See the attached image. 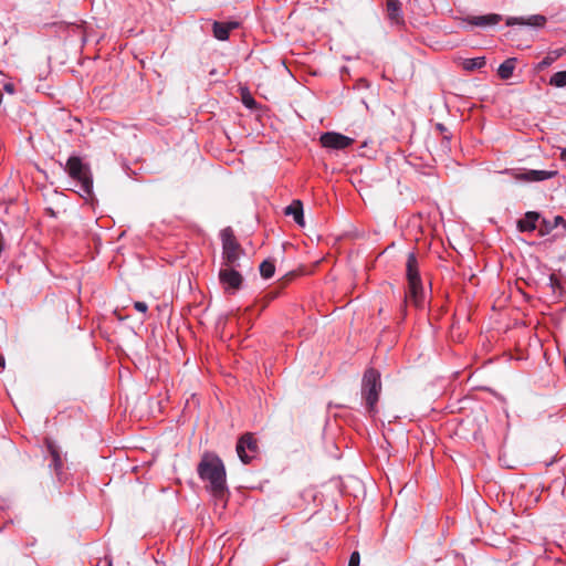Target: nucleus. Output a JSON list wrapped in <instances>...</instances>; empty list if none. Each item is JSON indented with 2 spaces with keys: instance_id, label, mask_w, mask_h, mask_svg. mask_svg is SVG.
<instances>
[{
  "instance_id": "1",
  "label": "nucleus",
  "mask_w": 566,
  "mask_h": 566,
  "mask_svg": "<svg viewBox=\"0 0 566 566\" xmlns=\"http://www.w3.org/2000/svg\"><path fill=\"white\" fill-rule=\"evenodd\" d=\"M197 472L199 478L207 483V489L214 497H223L227 491L226 468L222 460L211 453L202 455Z\"/></svg>"
},
{
  "instance_id": "2",
  "label": "nucleus",
  "mask_w": 566,
  "mask_h": 566,
  "mask_svg": "<svg viewBox=\"0 0 566 566\" xmlns=\"http://www.w3.org/2000/svg\"><path fill=\"white\" fill-rule=\"evenodd\" d=\"M65 172L75 182L77 193L88 199L93 195V178L88 165L84 164L77 156H71L65 166Z\"/></svg>"
},
{
  "instance_id": "3",
  "label": "nucleus",
  "mask_w": 566,
  "mask_h": 566,
  "mask_svg": "<svg viewBox=\"0 0 566 566\" xmlns=\"http://www.w3.org/2000/svg\"><path fill=\"white\" fill-rule=\"evenodd\" d=\"M381 392L380 373L375 368L365 370L361 379V398L370 416L377 413V402Z\"/></svg>"
},
{
  "instance_id": "4",
  "label": "nucleus",
  "mask_w": 566,
  "mask_h": 566,
  "mask_svg": "<svg viewBox=\"0 0 566 566\" xmlns=\"http://www.w3.org/2000/svg\"><path fill=\"white\" fill-rule=\"evenodd\" d=\"M406 272L408 280V292L406 293L405 297L406 300H410L416 306H422L424 292L419 273L418 260L413 252L408 254Z\"/></svg>"
},
{
  "instance_id": "5",
  "label": "nucleus",
  "mask_w": 566,
  "mask_h": 566,
  "mask_svg": "<svg viewBox=\"0 0 566 566\" xmlns=\"http://www.w3.org/2000/svg\"><path fill=\"white\" fill-rule=\"evenodd\" d=\"M222 241V264L229 268H240V258L244 255V250L237 241L230 227L220 232Z\"/></svg>"
},
{
  "instance_id": "6",
  "label": "nucleus",
  "mask_w": 566,
  "mask_h": 566,
  "mask_svg": "<svg viewBox=\"0 0 566 566\" xmlns=\"http://www.w3.org/2000/svg\"><path fill=\"white\" fill-rule=\"evenodd\" d=\"M237 453L240 460L248 464L258 453V442L251 433L243 434L237 443Z\"/></svg>"
},
{
  "instance_id": "7",
  "label": "nucleus",
  "mask_w": 566,
  "mask_h": 566,
  "mask_svg": "<svg viewBox=\"0 0 566 566\" xmlns=\"http://www.w3.org/2000/svg\"><path fill=\"white\" fill-rule=\"evenodd\" d=\"M319 142L323 147L334 150H343L354 144V139L336 132H326L321 135Z\"/></svg>"
},
{
  "instance_id": "8",
  "label": "nucleus",
  "mask_w": 566,
  "mask_h": 566,
  "mask_svg": "<svg viewBox=\"0 0 566 566\" xmlns=\"http://www.w3.org/2000/svg\"><path fill=\"white\" fill-rule=\"evenodd\" d=\"M219 280L226 292L233 293L242 285L243 277L237 268L226 266L219 272Z\"/></svg>"
},
{
  "instance_id": "9",
  "label": "nucleus",
  "mask_w": 566,
  "mask_h": 566,
  "mask_svg": "<svg viewBox=\"0 0 566 566\" xmlns=\"http://www.w3.org/2000/svg\"><path fill=\"white\" fill-rule=\"evenodd\" d=\"M46 448H48V452L50 454L49 467L54 471L56 478L61 481L63 479V476H62L63 460L61 458L60 450L55 446V443L50 440L46 441Z\"/></svg>"
},
{
  "instance_id": "10",
  "label": "nucleus",
  "mask_w": 566,
  "mask_h": 566,
  "mask_svg": "<svg viewBox=\"0 0 566 566\" xmlns=\"http://www.w3.org/2000/svg\"><path fill=\"white\" fill-rule=\"evenodd\" d=\"M239 27V23L235 21L231 22H218L216 21L212 25L213 35L216 39L220 41H226L229 39V34L231 30H234Z\"/></svg>"
},
{
  "instance_id": "11",
  "label": "nucleus",
  "mask_w": 566,
  "mask_h": 566,
  "mask_svg": "<svg viewBox=\"0 0 566 566\" xmlns=\"http://www.w3.org/2000/svg\"><path fill=\"white\" fill-rule=\"evenodd\" d=\"M539 218L541 214L538 212L528 211L523 219L518 220L517 229L521 232H532L536 229Z\"/></svg>"
},
{
  "instance_id": "12",
  "label": "nucleus",
  "mask_w": 566,
  "mask_h": 566,
  "mask_svg": "<svg viewBox=\"0 0 566 566\" xmlns=\"http://www.w3.org/2000/svg\"><path fill=\"white\" fill-rule=\"evenodd\" d=\"M387 15L392 24L403 23L401 3L399 0H387Z\"/></svg>"
},
{
  "instance_id": "13",
  "label": "nucleus",
  "mask_w": 566,
  "mask_h": 566,
  "mask_svg": "<svg viewBox=\"0 0 566 566\" xmlns=\"http://www.w3.org/2000/svg\"><path fill=\"white\" fill-rule=\"evenodd\" d=\"M284 212L286 216H292L298 226L303 227L305 224L303 205L300 200H294L290 206L285 208Z\"/></svg>"
},
{
  "instance_id": "14",
  "label": "nucleus",
  "mask_w": 566,
  "mask_h": 566,
  "mask_svg": "<svg viewBox=\"0 0 566 566\" xmlns=\"http://www.w3.org/2000/svg\"><path fill=\"white\" fill-rule=\"evenodd\" d=\"M546 22L545 17L536 14L530 17L527 20H524L523 18H509L506 21L507 25H514V24H526L532 27H543Z\"/></svg>"
},
{
  "instance_id": "15",
  "label": "nucleus",
  "mask_w": 566,
  "mask_h": 566,
  "mask_svg": "<svg viewBox=\"0 0 566 566\" xmlns=\"http://www.w3.org/2000/svg\"><path fill=\"white\" fill-rule=\"evenodd\" d=\"M557 172L548 170H528L521 175V179L525 181H543L553 178Z\"/></svg>"
},
{
  "instance_id": "16",
  "label": "nucleus",
  "mask_w": 566,
  "mask_h": 566,
  "mask_svg": "<svg viewBox=\"0 0 566 566\" xmlns=\"http://www.w3.org/2000/svg\"><path fill=\"white\" fill-rule=\"evenodd\" d=\"M501 21V15L491 13L485 15L472 17L469 22L476 27L494 25Z\"/></svg>"
},
{
  "instance_id": "17",
  "label": "nucleus",
  "mask_w": 566,
  "mask_h": 566,
  "mask_svg": "<svg viewBox=\"0 0 566 566\" xmlns=\"http://www.w3.org/2000/svg\"><path fill=\"white\" fill-rule=\"evenodd\" d=\"M515 66H516V59L509 57L503 63L500 64V66L497 69V75L502 80H509L512 77Z\"/></svg>"
},
{
  "instance_id": "18",
  "label": "nucleus",
  "mask_w": 566,
  "mask_h": 566,
  "mask_svg": "<svg viewBox=\"0 0 566 566\" xmlns=\"http://www.w3.org/2000/svg\"><path fill=\"white\" fill-rule=\"evenodd\" d=\"M486 64L484 56L473 57V59H464L462 61V67L465 71H474L484 67Z\"/></svg>"
},
{
  "instance_id": "19",
  "label": "nucleus",
  "mask_w": 566,
  "mask_h": 566,
  "mask_svg": "<svg viewBox=\"0 0 566 566\" xmlns=\"http://www.w3.org/2000/svg\"><path fill=\"white\" fill-rule=\"evenodd\" d=\"M275 273L274 262L271 260H264L260 264V274L263 279H271Z\"/></svg>"
},
{
  "instance_id": "20",
  "label": "nucleus",
  "mask_w": 566,
  "mask_h": 566,
  "mask_svg": "<svg viewBox=\"0 0 566 566\" xmlns=\"http://www.w3.org/2000/svg\"><path fill=\"white\" fill-rule=\"evenodd\" d=\"M549 85L555 87L566 86V71H559L554 73L549 78Z\"/></svg>"
},
{
  "instance_id": "21",
  "label": "nucleus",
  "mask_w": 566,
  "mask_h": 566,
  "mask_svg": "<svg viewBox=\"0 0 566 566\" xmlns=\"http://www.w3.org/2000/svg\"><path fill=\"white\" fill-rule=\"evenodd\" d=\"M551 226H552L551 220L542 219L541 226H539V233L542 235L548 234L551 231L554 230V228H551Z\"/></svg>"
},
{
  "instance_id": "22",
  "label": "nucleus",
  "mask_w": 566,
  "mask_h": 566,
  "mask_svg": "<svg viewBox=\"0 0 566 566\" xmlns=\"http://www.w3.org/2000/svg\"><path fill=\"white\" fill-rule=\"evenodd\" d=\"M556 57L554 56H551V55H547L545 56L539 63H538V69L539 70H544L546 67H548L549 65H552V63L555 61Z\"/></svg>"
},
{
  "instance_id": "23",
  "label": "nucleus",
  "mask_w": 566,
  "mask_h": 566,
  "mask_svg": "<svg viewBox=\"0 0 566 566\" xmlns=\"http://www.w3.org/2000/svg\"><path fill=\"white\" fill-rule=\"evenodd\" d=\"M360 555L357 551L353 552L349 557L348 566H359Z\"/></svg>"
},
{
  "instance_id": "24",
  "label": "nucleus",
  "mask_w": 566,
  "mask_h": 566,
  "mask_svg": "<svg viewBox=\"0 0 566 566\" xmlns=\"http://www.w3.org/2000/svg\"><path fill=\"white\" fill-rule=\"evenodd\" d=\"M564 223H565V219L562 216H555L554 219L552 220L551 228L555 229L559 226H562L564 228Z\"/></svg>"
},
{
  "instance_id": "25",
  "label": "nucleus",
  "mask_w": 566,
  "mask_h": 566,
  "mask_svg": "<svg viewBox=\"0 0 566 566\" xmlns=\"http://www.w3.org/2000/svg\"><path fill=\"white\" fill-rule=\"evenodd\" d=\"M134 308L140 313H146L148 310V306L145 302L136 301L134 303Z\"/></svg>"
},
{
  "instance_id": "26",
  "label": "nucleus",
  "mask_w": 566,
  "mask_h": 566,
  "mask_svg": "<svg viewBox=\"0 0 566 566\" xmlns=\"http://www.w3.org/2000/svg\"><path fill=\"white\" fill-rule=\"evenodd\" d=\"M3 90H4L7 93H9V94H14V92H15V86H14V84H13V83H11V82H7V83H4V85H3Z\"/></svg>"
},
{
  "instance_id": "27",
  "label": "nucleus",
  "mask_w": 566,
  "mask_h": 566,
  "mask_svg": "<svg viewBox=\"0 0 566 566\" xmlns=\"http://www.w3.org/2000/svg\"><path fill=\"white\" fill-rule=\"evenodd\" d=\"M436 128H437L439 132H441L442 134H444V133H447V132H448L447 127H446L443 124H441V123L437 124V125H436Z\"/></svg>"
},
{
  "instance_id": "28",
  "label": "nucleus",
  "mask_w": 566,
  "mask_h": 566,
  "mask_svg": "<svg viewBox=\"0 0 566 566\" xmlns=\"http://www.w3.org/2000/svg\"><path fill=\"white\" fill-rule=\"evenodd\" d=\"M6 366V359L2 354H0V371L4 369Z\"/></svg>"
},
{
  "instance_id": "29",
  "label": "nucleus",
  "mask_w": 566,
  "mask_h": 566,
  "mask_svg": "<svg viewBox=\"0 0 566 566\" xmlns=\"http://www.w3.org/2000/svg\"><path fill=\"white\" fill-rule=\"evenodd\" d=\"M254 99L253 98H249V99H244V104L248 106V107H252V105H254Z\"/></svg>"
},
{
  "instance_id": "30",
  "label": "nucleus",
  "mask_w": 566,
  "mask_h": 566,
  "mask_svg": "<svg viewBox=\"0 0 566 566\" xmlns=\"http://www.w3.org/2000/svg\"><path fill=\"white\" fill-rule=\"evenodd\" d=\"M549 281H551V285H552L553 287H554L555 285H557V279H556L554 275H551Z\"/></svg>"
},
{
  "instance_id": "31",
  "label": "nucleus",
  "mask_w": 566,
  "mask_h": 566,
  "mask_svg": "<svg viewBox=\"0 0 566 566\" xmlns=\"http://www.w3.org/2000/svg\"><path fill=\"white\" fill-rule=\"evenodd\" d=\"M560 159L566 161V147L560 150Z\"/></svg>"
},
{
  "instance_id": "32",
  "label": "nucleus",
  "mask_w": 566,
  "mask_h": 566,
  "mask_svg": "<svg viewBox=\"0 0 566 566\" xmlns=\"http://www.w3.org/2000/svg\"><path fill=\"white\" fill-rule=\"evenodd\" d=\"M443 139L447 140L448 143L450 142L451 139V134L449 132L444 133L443 134Z\"/></svg>"
},
{
  "instance_id": "33",
  "label": "nucleus",
  "mask_w": 566,
  "mask_h": 566,
  "mask_svg": "<svg viewBox=\"0 0 566 566\" xmlns=\"http://www.w3.org/2000/svg\"><path fill=\"white\" fill-rule=\"evenodd\" d=\"M564 230L566 231V219H565V223H564Z\"/></svg>"
}]
</instances>
